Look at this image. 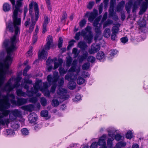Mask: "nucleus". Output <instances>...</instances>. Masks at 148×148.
Masks as SVG:
<instances>
[{
    "mask_svg": "<svg viewBox=\"0 0 148 148\" xmlns=\"http://www.w3.org/2000/svg\"><path fill=\"white\" fill-rule=\"evenodd\" d=\"M13 6V14L12 16L13 23L11 21L6 24V29L11 32H15V34L12 37L10 40H5L3 43L5 42L6 44L8 46L13 47V49H17V47L16 43L19 40L18 36L20 32V26L21 24V19L20 15L22 12V9L21 8L22 7V1L23 0H18L16 1L15 5V0H9Z\"/></svg>",
    "mask_w": 148,
    "mask_h": 148,
    "instance_id": "1",
    "label": "nucleus"
},
{
    "mask_svg": "<svg viewBox=\"0 0 148 148\" xmlns=\"http://www.w3.org/2000/svg\"><path fill=\"white\" fill-rule=\"evenodd\" d=\"M29 14L31 15V21L30 22V19H28L25 22V25L26 27H27L29 25V32L31 33L33 30L34 25L39 17V12L38 5L35 2L32 1L29 5Z\"/></svg>",
    "mask_w": 148,
    "mask_h": 148,
    "instance_id": "2",
    "label": "nucleus"
},
{
    "mask_svg": "<svg viewBox=\"0 0 148 148\" xmlns=\"http://www.w3.org/2000/svg\"><path fill=\"white\" fill-rule=\"evenodd\" d=\"M42 80L40 79L37 80L35 84L33 85L34 89L32 88L31 91L28 90L26 91V93L23 92L21 89H17L16 90V93L18 96H22L25 97L27 95L31 97L34 95L36 94L38 91L40 90L42 92H44L47 90L49 87L47 82L43 83V87H42Z\"/></svg>",
    "mask_w": 148,
    "mask_h": 148,
    "instance_id": "3",
    "label": "nucleus"
},
{
    "mask_svg": "<svg viewBox=\"0 0 148 148\" xmlns=\"http://www.w3.org/2000/svg\"><path fill=\"white\" fill-rule=\"evenodd\" d=\"M77 60H74L72 62L71 67L68 71V73L65 76V79L69 80L71 79L74 80L77 78L80 71V66L77 67Z\"/></svg>",
    "mask_w": 148,
    "mask_h": 148,
    "instance_id": "4",
    "label": "nucleus"
},
{
    "mask_svg": "<svg viewBox=\"0 0 148 148\" xmlns=\"http://www.w3.org/2000/svg\"><path fill=\"white\" fill-rule=\"evenodd\" d=\"M47 40V42L45 48L39 52L38 57L39 59L46 60L47 58V52L45 50H49L53 45L52 37L51 36H48Z\"/></svg>",
    "mask_w": 148,
    "mask_h": 148,
    "instance_id": "5",
    "label": "nucleus"
},
{
    "mask_svg": "<svg viewBox=\"0 0 148 148\" xmlns=\"http://www.w3.org/2000/svg\"><path fill=\"white\" fill-rule=\"evenodd\" d=\"M9 97H11L12 99L14 100L15 96L14 94H9L8 93L6 95H4L3 97V99L2 100V103L0 104V111H4L5 109L9 108L10 107V104L9 101Z\"/></svg>",
    "mask_w": 148,
    "mask_h": 148,
    "instance_id": "6",
    "label": "nucleus"
},
{
    "mask_svg": "<svg viewBox=\"0 0 148 148\" xmlns=\"http://www.w3.org/2000/svg\"><path fill=\"white\" fill-rule=\"evenodd\" d=\"M59 77V74L58 72H55L53 73V77L51 75H48L47 77V80L49 84L52 83L53 84L51 86L50 90V92L52 93H54L55 92L57 86L56 82L58 81Z\"/></svg>",
    "mask_w": 148,
    "mask_h": 148,
    "instance_id": "7",
    "label": "nucleus"
},
{
    "mask_svg": "<svg viewBox=\"0 0 148 148\" xmlns=\"http://www.w3.org/2000/svg\"><path fill=\"white\" fill-rule=\"evenodd\" d=\"M108 15V12H106L104 14L102 20L101 21V23L99 24V22L100 20L101 17L99 16L95 20L93 25L95 27V32L97 34H100L101 33L100 29L101 27V24L104 21H106L107 19Z\"/></svg>",
    "mask_w": 148,
    "mask_h": 148,
    "instance_id": "8",
    "label": "nucleus"
},
{
    "mask_svg": "<svg viewBox=\"0 0 148 148\" xmlns=\"http://www.w3.org/2000/svg\"><path fill=\"white\" fill-rule=\"evenodd\" d=\"M30 68V66H28L25 68L23 71V75L24 76H27V72ZM27 77H28L27 78V77H25L24 78L21 85V86L23 87L24 88L27 89V90H28L29 88V86L27 84H30L32 83V81L29 79V78L31 77V74L29 75Z\"/></svg>",
    "mask_w": 148,
    "mask_h": 148,
    "instance_id": "9",
    "label": "nucleus"
},
{
    "mask_svg": "<svg viewBox=\"0 0 148 148\" xmlns=\"http://www.w3.org/2000/svg\"><path fill=\"white\" fill-rule=\"evenodd\" d=\"M91 29V27L88 26L81 32L82 36L84 38V40L87 41L89 44L91 42L93 36Z\"/></svg>",
    "mask_w": 148,
    "mask_h": 148,
    "instance_id": "10",
    "label": "nucleus"
},
{
    "mask_svg": "<svg viewBox=\"0 0 148 148\" xmlns=\"http://www.w3.org/2000/svg\"><path fill=\"white\" fill-rule=\"evenodd\" d=\"M107 137L106 134H103L99 139L97 143L95 142L93 143L90 146V148H96L98 145L100 146L99 148H107L106 140Z\"/></svg>",
    "mask_w": 148,
    "mask_h": 148,
    "instance_id": "11",
    "label": "nucleus"
},
{
    "mask_svg": "<svg viewBox=\"0 0 148 148\" xmlns=\"http://www.w3.org/2000/svg\"><path fill=\"white\" fill-rule=\"evenodd\" d=\"M63 60L62 59L59 58L58 60L56 58L52 59L50 58H49L46 61V64L47 66L51 65V63L53 62L54 65L53 68L54 69L58 68L60 66H61Z\"/></svg>",
    "mask_w": 148,
    "mask_h": 148,
    "instance_id": "12",
    "label": "nucleus"
},
{
    "mask_svg": "<svg viewBox=\"0 0 148 148\" xmlns=\"http://www.w3.org/2000/svg\"><path fill=\"white\" fill-rule=\"evenodd\" d=\"M67 91L66 89L60 88L57 91V93L59 97L64 100L68 99L69 95L67 94Z\"/></svg>",
    "mask_w": 148,
    "mask_h": 148,
    "instance_id": "13",
    "label": "nucleus"
},
{
    "mask_svg": "<svg viewBox=\"0 0 148 148\" xmlns=\"http://www.w3.org/2000/svg\"><path fill=\"white\" fill-rule=\"evenodd\" d=\"M98 14V11L94 9L91 12H87L86 13L85 17H88V20L91 23L92 22Z\"/></svg>",
    "mask_w": 148,
    "mask_h": 148,
    "instance_id": "14",
    "label": "nucleus"
},
{
    "mask_svg": "<svg viewBox=\"0 0 148 148\" xmlns=\"http://www.w3.org/2000/svg\"><path fill=\"white\" fill-rule=\"evenodd\" d=\"M108 135L110 137L107 140V145L108 148H112L113 146L112 141L114 140V134L110 130L108 131Z\"/></svg>",
    "mask_w": 148,
    "mask_h": 148,
    "instance_id": "15",
    "label": "nucleus"
},
{
    "mask_svg": "<svg viewBox=\"0 0 148 148\" xmlns=\"http://www.w3.org/2000/svg\"><path fill=\"white\" fill-rule=\"evenodd\" d=\"M17 101L15 100H11L10 102L12 104L18 106H20L26 104L27 103V99L23 98H17Z\"/></svg>",
    "mask_w": 148,
    "mask_h": 148,
    "instance_id": "16",
    "label": "nucleus"
},
{
    "mask_svg": "<svg viewBox=\"0 0 148 148\" xmlns=\"http://www.w3.org/2000/svg\"><path fill=\"white\" fill-rule=\"evenodd\" d=\"M140 1H142L143 0H139ZM145 2H143L141 5L140 7V10L139 12V15L143 14L145 12L148 8V0H145Z\"/></svg>",
    "mask_w": 148,
    "mask_h": 148,
    "instance_id": "17",
    "label": "nucleus"
},
{
    "mask_svg": "<svg viewBox=\"0 0 148 148\" xmlns=\"http://www.w3.org/2000/svg\"><path fill=\"white\" fill-rule=\"evenodd\" d=\"M100 46L98 44H94L91 47V49L88 51L89 53L90 54H94L97 52L100 49Z\"/></svg>",
    "mask_w": 148,
    "mask_h": 148,
    "instance_id": "18",
    "label": "nucleus"
},
{
    "mask_svg": "<svg viewBox=\"0 0 148 148\" xmlns=\"http://www.w3.org/2000/svg\"><path fill=\"white\" fill-rule=\"evenodd\" d=\"M21 108L25 111L31 112L33 110L34 106L32 104H29L22 106Z\"/></svg>",
    "mask_w": 148,
    "mask_h": 148,
    "instance_id": "19",
    "label": "nucleus"
},
{
    "mask_svg": "<svg viewBox=\"0 0 148 148\" xmlns=\"http://www.w3.org/2000/svg\"><path fill=\"white\" fill-rule=\"evenodd\" d=\"M28 119L31 123H35L37 120V116L35 113H32L28 115Z\"/></svg>",
    "mask_w": 148,
    "mask_h": 148,
    "instance_id": "20",
    "label": "nucleus"
},
{
    "mask_svg": "<svg viewBox=\"0 0 148 148\" xmlns=\"http://www.w3.org/2000/svg\"><path fill=\"white\" fill-rule=\"evenodd\" d=\"M76 79L77 78L73 80L70 79L69 80H67L69 81L68 84V87L70 89L73 90L75 88L76 86V83L74 81L76 80Z\"/></svg>",
    "mask_w": 148,
    "mask_h": 148,
    "instance_id": "21",
    "label": "nucleus"
},
{
    "mask_svg": "<svg viewBox=\"0 0 148 148\" xmlns=\"http://www.w3.org/2000/svg\"><path fill=\"white\" fill-rule=\"evenodd\" d=\"M114 8H111L110 7L109 10V17H112L113 19L116 20L118 19V16L116 15V14L114 13Z\"/></svg>",
    "mask_w": 148,
    "mask_h": 148,
    "instance_id": "22",
    "label": "nucleus"
},
{
    "mask_svg": "<svg viewBox=\"0 0 148 148\" xmlns=\"http://www.w3.org/2000/svg\"><path fill=\"white\" fill-rule=\"evenodd\" d=\"M11 128L14 130H18L20 127L19 123L18 121L13 122L11 123Z\"/></svg>",
    "mask_w": 148,
    "mask_h": 148,
    "instance_id": "23",
    "label": "nucleus"
},
{
    "mask_svg": "<svg viewBox=\"0 0 148 148\" xmlns=\"http://www.w3.org/2000/svg\"><path fill=\"white\" fill-rule=\"evenodd\" d=\"M125 3V1H122L119 2L116 7V11L118 12H120L122 11L124 8Z\"/></svg>",
    "mask_w": 148,
    "mask_h": 148,
    "instance_id": "24",
    "label": "nucleus"
},
{
    "mask_svg": "<svg viewBox=\"0 0 148 148\" xmlns=\"http://www.w3.org/2000/svg\"><path fill=\"white\" fill-rule=\"evenodd\" d=\"M97 59L101 61H103L105 59V56L104 53L102 51L99 52L96 56Z\"/></svg>",
    "mask_w": 148,
    "mask_h": 148,
    "instance_id": "25",
    "label": "nucleus"
},
{
    "mask_svg": "<svg viewBox=\"0 0 148 148\" xmlns=\"http://www.w3.org/2000/svg\"><path fill=\"white\" fill-rule=\"evenodd\" d=\"M11 111L16 119L18 117H21V116L22 113L19 110L15 109Z\"/></svg>",
    "mask_w": 148,
    "mask_h": 148,
    "instance_id": "26",
    "label": "nucleus"
},
{
    "mask_svg": "<svg viewBox=\"0 0 148 148\" xmlns=\"http://www.w3.org/2000/svg\"><path fill=\"white\" fill-rule=\"evenodd\" d=\"M132 3V1L131 0H130L125 5V9L127 12L129 14L130 13L131 6Z\"/></svg>",
    "mask_w": 148,
    "mask_h": 148,
    "instance_id": "27",
    "label": "nucleus"
},
{
    "mask_svg": "<svg viewBox=\"0 0 148 148\" xmlns=\"http://www.w3.org/2000/svg\"><path fill=\"white\" fill-rule=\"evenodd\" d=\"M78 46L82 50H85L87 47L86 43L83 41H80L78 42Z\"/></svg>",
    "mask_w": 148,
    "mask_h": 148,
    "instance_id": "28",
    "label": "nucleus"
},
{
    "mask_svg": "<svg viewBox=\"0 0 148 148\" xmlns=\"http://www.w3.org/2000/svg\"><path fill=\"white\" fill-rule=\"evenodd\" d=\"M111 32L110 29L108 28H106L104 31L103 33V36L106 38H109Z\"/></svg>",
    "mask_w": 148,
    "mask_h": 148,
    "instance_id": "29",
    "label": "nucleus"
},
{
    "mask_svg": "<svg viewBox=\"0 0 148 148\" xmlns=\"http://www.w3.org/2000/svg\"><path fill=\"white\" fill-rule=\"evenodd\" d=\"M120 26L119 24H118L113 27L112 29V33L116 34H118L119 33V27Z\"/></svg>",
    "mask_w": 148,
    "mask_h": 148,
    "instance_id": "30",
    "label": "nucleus"
},
{
    "mask_svg": "<svg viewBox=\"0 0 148 148\" xmlns=\"http://www.w3.org/2000/svg\"><path fill=\"white\" fill-rule=\"evenodd\" d=\"M140 1L139 0L136 1L134 3L133 5L132 12H134L138 8V6L140 4Z\"/></svg>",
    "mask_w": 148,
    "mask_h": 148,
    "instance_id": "31",
    "label": "nucleus"
},
{
    "mask_svg": "<svg viewBox=\"0 0 148 148\" xmlns=\"http://www.w3.org/2000/svg\"><path fill=\"white\" fill-rule=\"evenodd\" d=\"M126 144V142L122 141L119 142L116 144L115 148H121L124 147Z\"/></svg>",
    "mask_w": 148,
    "mask_h": 148,
    "instance_id": "32",
    "label": "nucleus"
},
{
    "mask_svg": "<svg viewBox=\"0 0 148 148\" xmlns=\"http://www.w3.org/2000/svg\"><path fill=\"white\" fill-rule=\"evenodd\" d=\"M59 101L57 99H56L55 97H54V99L52 101V105L54 107H56L58 106L59 105Z\"/></svg>",
    "mask_w": 148,
    "mask_h": 148,
    "instance_id": "33",
    "label": "nucleus"
},
{
    "mask_svg": "<svg viewBox=\"0 0 148 148\" xmlns=\"http://www.w3.org/2000/svg\"><path fill=\"white\" fill-rule=\"evenodd\" d=\"M22 135L24 136H26L29 134V130L26 128H23L21 130Z\"/></svg>",
    "mask_w": 148,
    "mask_h": 148,
    "instance_id": "34",
    "label": "nucleus"
},
{
    "mask_svg": "<svg viewBox=\"0 0 148 148\" xmlns=\"http://www.w3.org/2000/svg\"><path fill=\"white\" fill-rule=\"evenodd\" d=\"M10 6L8 3H6L3 5V9L5 12H8L10 10Z\"/></svg>",
    "mask_w": 148,
    "mask_h": 148,
    "instance_id": "35",
    "label": "nucleus"
},
{
    "mask_svg": "<svg viewBox=\"0 0 148 148\" xmlns=\"http://www.w3.org/2000/svg\"><path fill=\"white\" fill-rule=\"evenodd\" d=\"M114 138L117 141H119L123 140V137L120 134H116L114 136Z\"/></svg>",
    "mask_w": 148,
    "mask_h": 148,
    "instance_id": "36",
    "label": "nucleus"
},
{
    "mask_svg": "<svg viewBox=\"0 0 148 148\" xmlns=\"http://www.w3.org/2000/svg\"><path fill=\"white\" fill-rule=\"evenodd\" d=\"M86 82L85 80L81 77H79L77 79V82L79 84H82L85 83Z\"/></svg>",
    "mask_w": 148,
    "mask_h": 148,
    "instance_id": "37",
    "label": "nucleus"
},
{
    "mask_svg": "<svg viewBox=\"0 0 148 148\" xmlns=\"http://www.w3.org/2000/svg\"><path fill=\"white\" fill-rule=\"evenodd\" d=\"M72 59L71 57H68L66 58V64L67 67H69L71 64Z\"/></svg>",
    "mask_w": 148,
    "mask_h": 148,
    "instance_id": "38",
    "label": "nucleus"
},
{
    "mask_svg": "<svg viewBox=\"0 0 148 148\" xmlns=\"http://www.w3.org/2000/svg\"><path fill=\"white\" fill-rule=\"evenodd\" d=\"M59 71L61 75H63L65 74L67 72V69H65L62 67H60L59 69Z\"/></svg>",
    "mask_w": 148,
    "mask_h": 148,
    "instance_id": "39",
    "label": "nucleus"
},
{
    "mask_svg": "<svg viewBox=\"0 0 148 148\" xmlns=\"http://www.w3.org/2000/svg\"><path fill=\"white\" fill-rule=\"evenodd\" d=\"M80 53V51H78L77 49L75 48H73L72 50V53L74 54V57L76 58Z\"/></svg>",
    "mask_w": 148,
    "mask_h": 148,
    "instance_id": "40",
    "label": "nucleus"
},
{
    "mask_svg": "<svg viewBox=\"0 0 148 148\" xmlns=\"http://www.w3.org/2000/svg\"><path fill=\"white\" fill-rule=\"evenodd\" d=\"M126 138L128 139H130L133 137V135L131 131H128L126 135Z\"/></svg>",
    "mask_w": 148,
    "mask_h": 148,
    "instance_id": "41",
    "label": "nucleus"
},
{
    "mask_svg": "<svg viewBox=\"0 0 148 148\" xmlns=\"http://www.w3.org/2000/svg\"><path fill=\"white\" fill-rule=\"evenodd\" d=\"M40 101L42 106H45L47 104V100L44 97L40 98Z\"/></svg>",
    "mask_w": 148,
    "mask_h": 148,
    "instance_id": "42",
    "label": "nucleus"
},
{
    "mask_svg": "<svg viewBox=\"0 0 148 148\" xmlns=\"http://www.w3.org/2000/svg\"><path fill=\"white\" fill-rule=\"evenodd\" d=\"M138 24L141 27H144L146 25V21L144 19H143L142 20L140 19Z\"/></svg>",
    "mask_w": 148,
    "mask_h": 148,
    "instance_id": "43",
    "label": "nucleus"
},
{
    "mask_svg": "<svg viewBox=\"0 0 148 148\" xmlns=\"http://www.w3.org/2000/svg\"><path fill=\"white\" fill-rule=\"evenodd\" d=\"M90 66V64L89 62H86L82 66V68L83 70H86L88 69Z\"/></svg>",
    "mask_w": 148,
    "mask_h": 148,
    "instance_id": "44",
    "label": "nucleus"
},
{
    "mask_svg": "<svg viewBox=\"0 0 148 148\" xmlns=\"http://www.w3.org/2000/svg\"><path fill=\"white\" fill-rule=\"evenodd\" d=\"M48 112L47 110H44L41 111L40 114L42 116L45 117L48 116Z\"/></svg>",
    "mask_w": 148,
    "mask_h": 148,
    "instance_id": "45",
    "label": "nucleus"
},
{
    "mask_svg": "<svg viewBox=\"0 0 148 148\" xmlns=\"http://www.w3.org/2000/svg\"><path fill=\"white\" fill-rule=\"evenodd\" d=\"M75 42V41L74 40H72L71 41L69 42V45L67 47V49L68 50L70 48L73 46L74 43Z\"/></svg>",
    "mask_w": 148,
    "mask_h": 148,
    "instance_id": "46",
    "label": "nucleus"
},
{
    "mask_svg": "<svg viewBox=\"0 0 148 148\" xmlns=\"http://www.w3.org/2000/svg\"><path fill=\"white\" fill-rule=\"evenodd\" d=\"M12 129L6 130L7 134L8 135L12 136L15 134V132Z\"/></svg>",
    "mask_w": 148,
    "mask_h": 148,
    "instance_id": "47",
    "label": "nucleus"
},
{
    "mask_svg": "<svg viewBox=\"0 0 148 148\" xmlns=\"http://www.w3.org/2000/svg\"><path fill=\"white\" fill-rule=\"evenodd\" d=\"M81 97L80 95L77 94L76 95L74 99H73V101L74 102H77L81 100Z\"/></svg>",
    "mask_w": 148,
    "mask_h": 148,
    "instance_id": "48",
    "label": "nucleus"
},
{
    "mask_svg": "<svg viewBox=\"0 0 148 148\" xmlns=\"http://www.w3.org/2000/svg\"><path fill=\"white\" fill-rule=\"evenodd\" d=\"M86 20L84 18L81 20V21L79 23V26L82 27H83L86 24Z\"/></svg>",
    "mask_w": 148,
    "mask_h": 148,
    "instance_id": "49",
    "label": "nucleus"
},
{
    "mask_svg": "<svg viewBox=\"0 0 148 148\" xmlns=\"http://www.w3.org/2000/svg\"><path fill=\"white\" fill-rule=\"evenodd\" d=\"M38 98L36 97H34L29 98V101L30 102L35 103L38 101Z\"/></svg>",
    "mask_w": 148,
    "mask_h": 148,
    "instance_id": "50",
    "label": "nucleus"
},
{
    "mask_svg": "<svg viewBox=\"0 0 148 148\" xmlns=\"http://www.w3.org/2000/svg\"><path fill=\"white\" fill-rule=\"evenodd\" d=\"M87 60L88 61L92 63H93L95 62V58L93 56H90L88 57Z\"/></svg>",
    "mask_w": 148,
    "mask_h": 148,
    "instance_id": "51",
    "label": "nucleus"
},
{
    "mask_svg": "<svg viewBox=\"0 0 148 148\" xmlns=\"http://www.w3.org/2000/svg\"><path fill=\"white\" fill-rule=\"evenodd\" d=\"M64 83V79L63 77H62L58 81V86H62Z\"/></svg>",
    "mask_w": 148,
    "mask_h": 148,
    "instance_id": "52",
    "label": "nucleus"
},
{
    "mask_svg": "<svg viewBox=\"0 0 148 148\" xmlns=\"http://www.w3.org/2000/svg\"><path fill=\"white\" fill-rule=\"evenodd\" d=\"M49 21V19L48 17L46 16H45L44 17V21L43 25H47Z\"/></svg>",
    "mask_w": 148,
    "mask_h": 148,
    "instance_id": "53",
    "label": "nucleus"
},
{
    "mask_svg": "<svg viewBox=\"0 0 148 148\" xmlns=\"http://www.w3.org/2000/svg\"><path fill=\"white\" fill-rule=\"evenodd\" d=\"M95 3L93 1L89 2L88 4L87 5V7L89 9H90L92 8L94 5Z\"/></svg>",
    "mask_w": 148,
    "mask_h": 148,
    "instance_id": "54",
    "label": "nucleus"
},
{
    "mask_svg": "<svg viewBox=\"0 0 148 148\" xmlns=\"http://www.w3.org/2000/svg\"><path fill=\"white\" fill-rule=\"evenodd\" d=\"M45 1L47 6L48 10H51V8L50 5V0H45Z\"/></svg>",
    "mask_w": 148,
    "mask_h": 148,
    "instance_id": "55",
    "label": "nucleus"
},
{
    "mask_svg": "<svg viewBox=\"0 0 148 148\" xmlns=\"http://www.w3.org/2000/svg\"><path fill=\"white\" fill-rule=\"evenodd\" d=\"M63 42V39L61 37H60L59 39L58 47L59 48H60L62 47Z\"/></svg>",
    "mask_w": 148,
    "mask_h": 148,
    "instance_id": "56",
    "label": "nucleus"
},
{
    "mask_svg": "<svg viewBox=\"0 0 148 148\" xmlns=\"http://www.w3.org/2000/svg\"><path fill=\"white\" fill-rule=\"evenodd\" d=\"M117 38V34L112 33L111 35V39L112 40H115Z\"/></svg>",
    "mask_w": 148,
    "mask_h": 148,
    "instance_id": "57",
    "label": "nucleus"
},
{
    "mask_svg": "<svg viewBox=\"0 0 148 148\" xmlns=\"http://www.w3.org/2000/svg\"><path fill=\"white\" fill-rule=\"evenodd\" d=\"M44 92L45 96L48 97H50V92L49 90H45V91L44 92Z\"/></svg>",
    "mask_w": 148,
    "mask_h": 148,
    "instance_id": "58",
    "label": "nucleus"
},
{
    "mask_svg": "<svg viewBox=\"0 0 148 148\" xmlns=\"http://www.w3.org/2000/svg\"><path fill=\"white\" fill-rule=\"evenodd\" d=\"M32 47L29 49V50L26 54L27 57H30L32 56Z\"/></svg>",
    "mask_w": 148,
    "mask_h": 148,
    "instance_id": "59",
    "label": "nucleus"
},
{
    "mask_svg": "<svg viewBox=\"0 0 148 148\" xmlns=\"http://www.w3.org/2000/svg\"><path fill=\"white\" fill-rule=\"evenodd\" d=\"M118 52V51L116 49L112 50L111 51L110 56L112 57L115 55Z\"/></svg>",
    "mask_w": 148,
    "mask_h": 148,
    "instance_id": "60",
    "label": "nucleus"
},
{
    "mask_svg": "<svg viewBox=\"0 0 148 148\" xmlns=\"http://www.w3.org/2000/svg\"><path fill=\"white\" fill-rule=\"evenodd\" d=\"M121 41L123 43H125L128 41V39L127 37H123L121 39Z\"/></svg>",
    "mask_w": 148,
    "mask_h": 148,
    "instance_id": "61",
    "label": "nucleus"
},
{
    "mask_svg": "<svg viewBox=\"0 0 148 148\" xmlns=\"http://www.w3.org/2000/svg\"><path fill=\"white\" fill-rule=\"evenodd\" d=\"M81 35V33L80 32H79L77 33L74 37V38L76 40H78L79 39V36Z\"/></svg>",
    "mask_w": 148,
    "mask_h": 148,
    "instance_id": "62",
    "label": "nucleus"
},
{
    "mask_svg": "<svg viewBox=\"0 0 148 148\" xmlns=\"http://www.w3.org/2000/svg\"><path fill=\"white\" fill-rule=\"evenodd\" d=\"M115 0H111L110 3V7L111 8H114V4L115 3Z\"/></svg>",
    "mask_w": 148,
    "mask_h": 148,
    "instance_id": "63",
    "label": "nucleus"
},
{
    "mask_svg": "<svg viewBox=\"0 0 148 148\" xmlns=\"http://www.w3.org/2000/svg\"><path fill=\"white\" fill-rule=\"evenodd\" d=\"M82 75L84 77L86 78L87 77H89V75L88 72L84 71L82 73Z\"/></svg>",
    "mask_w": 148,
    "mask_h": 148,
    "instance_id": "64",
    "label": "nucleus"
}]
</instances>
